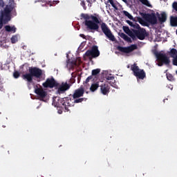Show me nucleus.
I'll list each match as a JSON object with an SVG mask.
<instances>
[{
  "instance_id": "1",
  "label": "nucleus",
  "mask_w": 177,
  "mask_h": 177,
  "mask_svg": "<svg viewBox=\"0 0 177 177\" xmlns=\"http://www.w3.org/2000/svg\"><path fill=\"white\" fill-rule=\"evenodd\" d=\"M81 17L84 19V24L89 30H95V31H99V24H100V21L97 17L94 15H91L88 14H81Z\"/></svg>"
},
{
  "instance_id": "2",
  "label": "nucleus",
  "mask_w": 177,
  "mask_h": 177,
  "mask_svg": "<svg viewBox=\"0 0 177 177\" xmlns=\"http://www.w3.org/2000/svg\"><path fill=\"white\" fill-rule=\"evenodd\" d=\"M29 73L22 75L24 80H26L28 82H32V77L39 78L42 77V69L37 67H30L28 69Z\"/></svg>"
},
{
  "instance_id": "3",
  "label": "nucleus",
  "mask_w": 177,
  "mask_h": 177,
  "mask_svg": "<svg viewBox=\"0 0 177 177\" xmlns=\"http://www.w3.org/2000/svg\"><path fill=\"white\" fill-rule=\"evenodd\" d=\"M71 99L69 98H59L55 97L53 98V106H55V107H62L65 111H70L68 107H71Z\"/></svg>"
},
{
  "instance_id": "4",
  "label": "nucleus",
  "mask_w": 177,
  "mask_h": 177,
  "mask_svg": "<svg viewBox=\"0 0 177 177\" xmlns=\"http://www.w3.org/2000/svg\"><path fill=\"white\" fill-rule=\"evenodd\" d=\"M131 70L133 73V75L136 77L137 80H145L146 78V72L143 69L139 68L138 64L134 63L131 66Z\"/></svg>"
},
{
  "instance_id": "5",
  "label": "nucleus",
  "mask_w": 177,
  "mask_h": 177,
  "mask_svg": "<svg viewBox=\"0 0 177 177\" xmlns=\"http://www.w3.org/2000/svg\"><path fill=\"white\" fill-rule=\"evenodd\" d=\"M133 34H134L136 37V39H133V41H136V38L140 39V41H143L146 36L147 35V32H146V29L143 28H140L139 25V28H136L135 29H132Z\"/></svg>"
},
{
  "instance_id": "6",
  "label": "nucleus",
  "mask_w": 177,
  "mask_h": 177,
  "mask_svg": "<svg viewBox=\"0 0 177 177\" xmlns=\"http://www.w3.org/2000/svg\"><path fill=\"white\" fill-rule=\"evenodd\" d=\"M100 27L102 32L104 34V35H106L109 40L114 42L115 41V37H114V35H113V32H111V30H110L109 26H107L106 23L102 22L100 25Z\"/></svg>"
},
{
  "instance_id": "7",
  "label": "nucleus",
  "mask_w": 177,
  "mask_h": 177,
  "mask_svg": "<svg viewBox=\"0 0 177 177\" xmlns=\"http://www.w3.org/2000/svg\"><path fill=\"white\" fill-rule=\"evenodd\" d=\"M85 55L87 57H90V60L91 59H96V57H99V56H100V51H99V47H97V46H93L91 50H88L85 53Z\"/></svg>"
},
{
  "instance_id": "8",
  "label": "nucleus",
  "mask_w": 177,
  "mask_h": 177,
  "mask_svg": "<svg viewBox=\"0 0 177 177\" xmlns=\"http://www.w3.org/2000/svg\"><path fill=\"white\" fill-rule=\"evenodd\" d=\"M156 58L158 60L159 64L158 66H161L163 64L168 65L169 63H171V61L169 60V58L167 57V55L162 53H157L156 54Z\"/></svg>"
},
{
  "instance_id": "9",
  "label": "nucleus",
  "mask_w": 177,
  "mask_h": 177,
  "mask_svg": "<svg viewBox=\"0 0 177 177\" xmlns=\"http://www.w3.org/2000/svg\"><path fill=\"white\" fill-rule=\"evenodd\" d=\"M59 83L55 80V78H47L46 82L43 83L44 88H57Z\"/></svg>"
},
{
  "instance_id": "10",
  "label": "nucleus",
  "mask_w": 177,
  "mask_h": 177,
  "mask_svg": "<svg viewBox=\"0 0 177 177\" xmlns=\"http://www.w3.org/2000/svg\"><path fill=\"white\" fill-rule=\"evenodd\" d=\"M143 19H145V20H146V21L150 24H157V17L156 16L155 12H152L151 14H145L143 15Z\"/></svg>"
},
{
  "instance_id": "11",
  "label": "nucleus",
  "mask_w": 177,
  "mask_h": 177,
  "mask_svg": "<svg viewBox=\"0 0 177 177\" xmlns=\"http://www.w3.org/2000/svg\"><path fill=\"white\" fill-rule=\"evenodd\" d=\"M138 49V46L136 44H132L128 47H122L121 46H118V50L122 53H131V52H133V50Z\"/></svg>"
},
{
  "instance_id": "12",
  "label": "nucleus",
  "mask_w": 177,
  "mask_h": 177,
  "mask_svg": "<svg viewBox=\"0 0 177 177\" xmlns=\"http://www.w3.org/2000/svg\"><path fill=\"white\" fill-rule=\"evenodd\" d=\"M35 92L37 95H39L40 100H42V102H45L44 99L46 97V95H48V93H46V91L44 90V88H37L35 89Z\"/></svg>"
},
{
  "instance_id": "13",
  "label": "nucleus",
  "mask_w": 177,
  "mask_h": 177,
  "mask_svg": "<svg viewBox=\"0 0 177 177\" xmlns=\"http://www.w3.org/2000/svg\"><path fill=\"white\" fill-rule=\"evenodd\" d=\"M58 89L57 91V93H59V95L62 93H64L66 91H68L70 89V84H68L67 82L64 83L62 82L61 85L58 86Z\"/></svg>"
},
{
  "instance_id": "14",
  "label": "nucleus",
  "mask_w": 177,
  "mask_h": 177,
  "mask_svg": "<svg viewBox=\"0 0 177 177\" xmlns=\"http://www.w3.org/2000/svg\"><path fill=\"white\" fill-rule=\"evenodd\" d=\"M84 93H85V89L84 88V87H80L75 90L72 96L73 99H78V97H82Z\"/></svg>"
},
{
  "instance_id": "15",
  "label": "nucleus",
  "mask_w": 177,
  "mask_h": 177,
  "mask_svg": "<svg viewBox=\"0 0 177 177\" xmlns=\"http://www.w3.org/2000/svg\"><path fill=\"white\" fill-rule=\"evenodd\" d=\"M10 12H12V10L6 7L4 9V11L1 12V15L0 17H1V19H4V20H7L9 21V20H10V17L9 16L10 15Z\"/></svg>"
},
{
  "instance_id": "16",
  "label": "nucleus",
  "mask_w": 177,
  "mask_h": 177,
  "mask_svg": "<svg viewBox=\"0 0 177 177\" xmlns=\"http://www.w3.org/2000/svg\"><path fill=\"white\" fill-rule=\"evenodd\" d=\"M100 91L102 95H109L110 93V86L108 84H104L100 86Z\"/></svg>"
},
{
  "instance_id": "17",
  "label": "nucleus",
  "mask_w": 177,
  "mask_h": 177,
  "mask_svg": "<svg viewBox=\"0 0 177 177\" xmlns=\"http://www.w3.org/2000/svg\"><path fill=\"white\" fill-rule=\"evenodd\" d=\"M123 30L126 34H127L132 39H136L135 34H133V31H132L129 29V27L128 26H123Z\"/></svg>"
},
{
  "instance_id": "18",
  "label": "nucleus",
  "mask_w": 177,
  "mask_h": 177,
  "mask_svg": "<svg viewBox=\"0 0 177 177\" xmlns=\"http://www.w3.org/2000/svg\"><path fill=\"white\" fill-rule=\"evenodd\" d=\"M5 30L8 32H16L17 28L15 26H10L9 25H7V26H5Z\"/></svg>"
},
{
  "instance_id": "19",
  "label": "nucleus",
  "mask_w": 177,
  "mask_h": 177,
  "mask_svg": "<svg viewBox=\"0 0 177 177\" xmlns=\"http://www.w3.org/2000/svg\"><path fill=\"white\" fill-rule=\"evenodd\" d=\"M170 24L172 27H177V17L171 16L170 17Z\"/></svg>"
},
{
  "instance_id": "20",
  "label": "nucleus",
  "mask_w": 177,
  "mask_h": 177,
  "mask_svg": "<svg viewBox=\"0 0 177 177\" xmlns=\"http://www.w3.org/2000/svg\"><path fill=\"white\" fill-rule=\"evenodd\" d=\"M126 23H127V24H129V26H130V27H131L133 30H136V28H139V24L136 22L133 24L132 21L127 20Z\"/></svg>"
},
{
  "instance_id": "21",
  "label": "nucleus",
  "mask_w": 177,
  "mask_h": 177,
  "mask_svg": "<svg viewBox=\"0 0 177 177\" xmlns=\"http://www.w3.org/2000/svg\"><path fill=\"white\" fill-rule=\"evenodd\" d=\"M158 20L160 23H165V21H167V14L162 12L160 17H158Z\"/></svg>"
},
{
  "instance_id": "22",
  "label": "nucleus",
  "mask_w": 177,
  "mask_h": 177,
  "mask_svg": "<svg viewBox=\"0 0 177 177\" xmlns=\"http://www.w3.org/2000/svg\"><path fill=\"white\" fill-rule=\"evenodd\" d=\"M120 37L122 39H124V41H127V42H132V40L131 39V38L129 37H128V35H127L124 32H121L120 34Z\"/></svg>"
},
{
  "instance_id": "23",
  "label": "nucleus",
  "mask_w": 177,
  "mask_h": 177,
  "mask_svg": "<svg viewBox=\"0 0 177 177\" xmlns=\"http://www.w3.org/2000/svg\"><path fill=\"white\" fill-rule=\"evenodd\" d=\"M74 101L73 103H82V102H86L88 98L86 97H78V98H73Z\"/></svg>"
},
{
  "instance_id": "24",
  "label": "nucleus",
  "mask_w": 177,
  "mask_h": 177,
  "mask_svg": "<svg viewBox=\"0 0 177 177\" xmlns=\"http://www.w3.org/2000/svg\"><path fill=\"white\" fill-rule=\"evenodd\" d=\"M97 88H99V83L93 84L90 87V91L91 92H95V91L97 90Z\"/></svg>"
},
{
  "instance_id": "25",
  "label": "nucleus",
  "mask_w": 177,
  "mask_h": 177,
  "mask_svg": "<svg viewBox=\"0 0 177 177\" xmlns=\"http://www.w3.org/2000/svg\"><path fill=\"white\" fill-rule=\"evenodd\" d=\"M171 57L175 58L177 57V50L176 48H171L170 50Z\"/></svg>"
},
{
  "instance_id": "26",
  "label": "nucleus",
  "mask_w": 177,
  "mask_h": 177,
  "mask_svg": "<svg viewBox=\"0 0 177 177\" xmlns=\"http://www.w3.org/2000/svg\"><path fill=\"white\" fill-rule=\"evenodd\" d=\"M142 5H145V6H148V8H151V4H150V1L149 0H138Z\"/></svg>"
},
{
  "instance_id": "27",
  "label": "nucleus",
  "mask_w": 177,
  "mask_h": 177,
  "mask_svg": "<svg viewBox=\"0 0 177 177\" xmlns=\"http://www.w3.org/2000/svg\"><path fill=\"white\" fill-rule=\"evenodd\" d=\"M123 15H124V16L128 17V19H129L130 20H133V21H135V18H133V17L131 14H129L128 11H123Z\"/></svg>"
},
{
  "instance_id": "28",
  "label": "nucleus",
  "mask_w": 177,
  "mask_h": 177,
  "mask_svg": "<svg viewBox=\"0 0 177 177\" xmlns=\"http://www.w3.org/2000/svg\"><path fill=\"white\" fill-rule=\"evenodd\" d=\"M106 80H107V81H111L110 82H114L115 81L114 76L111 75L106 76Z\"/></svg>"
},
{
  "instance_id": "29",
  "label": "nucleus",
  "mask_w": 177,
  "mask_h": 177,
  "mask_svg": "<svg viewBox=\"0 0 177 177\" xmlns=\"http://www.w3.org/2000/svg\"><path fill=\"white\" fill-rule=\"evenodd\" d=\"M7 21H9L8 20H5V18H3L0 17V30L3 27V23H7Z\"/></svg>"
},
{
  "instance_id": "30",
  "label": "nucleus",
  "mask_w": 177,
  "mask_h": 177,
  "mask_svg": "<svg viewBox=\"0 0 177 177\" xmlns=\"http://www.w3.org/2000/svg\"><path fill=\"white\" fill-rule=\"evenodd\" d=\"M108 1H109V3L111 5V6H113L115 10H118V7H117V6H115V3H114V1H113V0H108Z\"/></svg>"
},
{
  "instance_id": "31",
  "label": "nucleus",
  "mask_w": 177,
  "mask_h": 177,
  "mask_svg": "<svg viewBox=\"0 0 177 177\" xmlns=\"http://www.w3.org/2000/svg\"><path fill=\"white\" fill-rule=\"evenodd\" d=\"M12 44H16L17 42V35H14L11 37Z\"/></svg>"
},
{
  "instance_id": "32",
  "label": "nucleus",
  "mask_w": 177,
  "mask_h": 177,
  "mask_svg": "<svg viewBox=\"0 0 177 177\" xmlns=\"http://www.w3.org/2000/svg\"><path fill=\"white\" fill-rule=\"evenodd\" d=\"M100 73V69L97 68L92 71V75H97Z\"/></svg>"
},
{
  "instance_id": "33",
  "label": "nucleus",
  "mask_w": 177,
  "mask_h": 177,
  "mask_svg": "<svg viewBox=\"0 0 177 177\" xmlns=\"http://www.w3.org/2000/svg\"><path fill=\"white\" fill-rule=\"evenodd\" d=\"M13 77L16 79L19 78V77H20V73L17 71H15L13 73Z\"/></svg>"
},
{
  "instance_id": "34",
  "label": "nucleus",
  "mask_w": 177,
  "mask_h": 177,
  "mask_svg": "<svg viewBox=\"0 0 177 177\" xmlns=\"http://www.w3.org/2000/svg\"><path fill=\"white\" fill-rule=\"evenodd\" d=\"M81 6H82L84 10H86V5L85 4V1L82 0L80 3Z\"/></svg>"
},
{
  "instance_id": "35",
  "label": "nucleus",
  "mask_w": 177,
  "mask_h": 177,
  "mask_svg": "<svg viewBox=\"0 0 177 177\" xmlns=\"http://www.w3.org/2000/svg\"><path fill=\"white\" fill-rule=\"evenodd\" d=\"M172 8L176 12H177V2L174 1L172 4Z\"/></svg>"
},
{
  "instance_id": "36",
  "label": "nucleus",
  "mask_w": 177,
  "mask_h": 177,
  "mask_svg": "<svg viewBox=\"0 0 177 177\" xmlns=\"http://www.w3.org/2000/svg\"><path fill=\"white\" fill-rule=\"evenodd\" d=\"M92 78H93V77L92 75L88 76V77L86 79L85 84H88V82H89V81H90L91 80H92Z\"/></svg>"
},
{
  "instance_id": "37",
  "label": "nucleus",
  "mask_w": 177,
  "mask_h": 177,
  "mask_svg": "<svg viewBox=\"0 0 177 177\" xmlns=\"http://www.w3.org/2000/svg\"><path fill=\"white\" fill-rule=\"evenodd\" d=\"M5 3H3V0H0V8H3Z\"/></svg>"
},
{
  "instance_id": "38",
  "label": "nucleus",
  "mask_w": 177,
  "mask_h": 177,
  "mask_svg": "<svg viewBox=\"0 0 177 177\" xmlns=\"http://www.w3.org/2000/svg\"><path fill=\"white\" fill-rule=\"evenodd\" d=\"M86 2H88V6H89L91 8V6H92V3L91 2V0H86Z\"/></svg>"
},
{
  "instance_id": "39",
  "label": "nucleus",
  "mask_w": 177,
  "mask_h": 177,
  "mask_svg": "<svg viewBox=\"0 0 177 177\" xmlns=\"http://www.w3.org/2000/svg\"><path fill=\"white\" fill-rule=\"evenodd\" d=\"M49 3H54V2H56L55 0H47Z\"/></svg>"
},
{
  "instance_id": "40",
  "label": "nucleus",
  "mask_w": 177,
  "mask_h": 177,
  "mask_svg": "<svg viewBox=\"0 0 177 177\" xmlns=\"http://www.w3.org/2000/svg\"><path fill=\"white\" fill-rule=\"evenodd\" d=\"M80 37H82V38H85V35H84V34H80Z\"/></svg>"
},
{
  "instance_id": "41",
  "label": "nucleus",
  "mask_w": 177,
  "mask_h": 177,
  "mask_svg": "<svg viewBox=\"0 0 177 177\" xmlns=\"http://www.w3.org/2000/svg\"><path fill=\"white\" fill-rule=\"evenodd\" d=\"M124 3H128V0H122Z\"/></svg>"
},
{
  "instance_id": "42",
  "label": "nucleus",
  "mask_w": 177,
  "mask_h": 177,
  "mask_svg": "<svg viewBox=\"0 0 177 177\" xmlns=\"http://www.w3.org/2000/svg\"><path fill=\"white\" fill-rule=\"evenodd\" d=\"M138 21H140V20H142V18L138 17Z\"/></svg>"
},
{
  "instance_id": "43",
  "label": "nucleus",
  "mask_w": 177,
  "mask_h": 177,
  "mask_svg": "<svg viewBox=\"0 0 177 177\" xmlns=\"http://www.w3.org/2000/svg\"><path fill=\"white\" fill-rule=\"evenodd\" d=\"M3 128H6V125H2Z\"/></svg>"
},
{
  "instance_id": "44",
  "label": "nucleus",
  "mask_w": 177,
  "mask_h": 177,
  "mask_svg": "<svg viewBox=\"0 0 177 177\" xmlns=\"http://www.w3.org/2000/svg\"><path fill=\"white\" fill-rule=\"evenodd\" d=\"M129 67H130V66H129V65H128V66H127V68H129Z\"/></svg>"
},
{
  "instance_id": "45",
  "label": "nucleus",
  "mask_w": 177,
  "mask_h": 177,
  "mask_svg": "<svg viewBox=\"0 0 177 177\" xmlns=\"http://www.w3.org/2000/svg\"><path fill=\"white\" fill-rule=\"evenodd\" d=\"M167 79L169 80V77H167Z\"/></svg>"
},
{
  "instance_id": "46",
  "label": "nucleus",
  "mask_w": 177,
  "mask_h": 177,
  "mask_svg": "<svg viewBox=\"0 0 177 177\" xmlns=\"http://www.w3.org/2000/svg\"><path fill=\"white\" fill-rule=\"evenodd\" d=\"M163 102H165V100H163Z\"/></svg>"
},
{
  "instance_id": "47",
  "label": "nucleus",
  "mask_w": 177,
  "mask_h": 177,
  "mask_svg": "<svg viewBox=\"0 0 177 177\" xmlns=\"http://www.w3.org/2000/svg\"><path fill=\"white\" fill-rule=\"evenodd\" d=\"M43 1H45V0H43Z\"/></svg>"
}]
</instances>
